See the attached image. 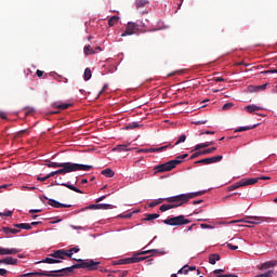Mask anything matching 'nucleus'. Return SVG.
Masks as SVG:
<instances>
[{
    "label": "nucleus",
    "instance_id": "f257e3e1",
    "mask_svg": "<svg viewBox=\"0 0 277 277\" xmlns=\"http://www.w3.org/2000/svg\"><path fill=\"white\" fill-rule=\"evenodd\" d=\"M77 261L78 264H74L69 267L61 268L57 271H40L35 273L24 274L23 276H47V277H64L70 276L75 269H88V272H96L101 262H94V260H82V259H72Z\"/></svg>",
    "mask_w": 277,
    "mask_h": 277
},
{
    "label": "nucleus",
    "instance_id": "f03ea898",
    "mask_svg": "<svg viewBox=\"0 0 277 277\" xmlns=\"http://www.w3.org/2000/svg\"><path fill=\"white\" fill-rule=\"evenodd\" d=\"M207 190H200L195 193L182 194L169 198H164V202H170L168 205L163 203L160 206V211L163 213L166 211H170V209H176L179 207H183V205H187L188 201L194 200V198H198V196H205Z\"/></svg>",
    "mask_w": 277,
    "mask_h": 277
},
{
    "label": "nucleus",
    "instance_id": "7ed1b4c3",
    "mask_svg": "<svg viewBox=\"0 0 277 277\" xmlns=\"http://www.w3.org/2000/svg\"><path fill=\"white\" fill-rule=\"evenodd\" d=\"M187 157H189L188 154L177 156L174 160H170L155 167V170L156 172H170L171 170H174V168H176L179 164L183 163V159H187Z\"/></svg>",
    "mask_w": 277,
    "mask_h": 277
},
{
    "label": "nucleus",
    "instance_id": "20e7f679",
    "mask_svg": "<svg viewBox=\"0 0 277 277\" xmlns=\"http://www.w3.org/2000/svg\"><path fill=\"white\" fill-rule=\"evenodd\" d=\"M150 252H157V250H146L134 254L132 258H126L118 261L117 265H131V263H140L146 261V256L143 254H150Z\"/></svg>",
    "mask_w": 277,
    "mask_h": 277
},
{
    "label": "nucleus",
    "instance_id": "39448f33",
    "mask_svg": "<svg viewBox=\"0 0 277 277\" xmlns=\"http://www.w3.org/2000/svg\"><path fill=\"white\" fill-rule=\"evenodd\" d=\"M162 222L163 224H167V226H185V224H192V221L185 219V215L183 214L166 219Z\"/></svg>",
    "mask_w": 277,
    "mask_h": 277
},
{
    "label": "nucleus",
    "instance_id": "423d86ee",
    "mask_svg": "<svg viewBox=\"0 0 277 277\" xmlns=\"http://www.w3.org/2000/svg\"><path fill=\"white\" fill-rule=\"evenodd\" d=\"M274 219L272 217H266V216H248V220H243L246 224H263V222H272Z\"/></svg>",
    "mask_w": 277,
    "mask_h": 277
},
{
    "label": "nucleus",
    "instance_id": "0eeeda50",
    "mask_svg": "<svg viewBox=\"0 0 277 277\" xmlns=\"http://www.w3.org/2000/svg\"><path fill=\"white\" fill-rule=\"evenodd\" d=\"M224 159V156L219 155L211 158H203L201 160L196 161L195 163H203L205 166H209L211 163H220Z\"/></svg>",
    "mask_w": 277,
    "mask_h": 277
},
{
    "label": "nucleus",
    "instance_id": "6e6552de",
    "mask_svg": "<svg viewBox=\"0 0 277 277\" xmlns=\"http://www.w3.org/2000/svg\"><path fill=\"white\" fill-rule=\"evenodd\" d=\"M137 31V23L129 22L127 24L126 30L123 34H121V37L124 38V36H133Z\"/></svg>",
    "mask_w": 277,
    "mask_h": 277
},
{
    "label": "nucleus",
    "instance_id": "1a4fd4ad",
    "mask_svg": "<svg viewBox=\"0 0 277 277\" xmlns=\"http://www.w3.org/2000/svg\"><path fill=\"white\" fill-rule=\"evenodd\" d=\"M50 256H52V259H61L62 261H64L66 256H68V253H67V250L60 249V250L53 251V253H51Z\"/></svg>",
    "mask_w": 277,
    "mask_h": 277
},
{
    "label": "nucleus",
    "instance_id": "9d476101",
    "mask_svg": "<svg viewBox=\"0 0 277 277\" xmlns=\"http://www.w3.org/2000/svg\"><path fill=\"white\" fill-rule=\"evenodd\" d=\"M48 203L50 207H54V209H68L70 208V205L61 203L60 201H56L55 199H49Z\"/></svg>",
    "mask_w": 277,
    "mask_h": 277
},
{
    "label": "nucleus",
    "instance_id": "9b49d317",
    "mask_svg": "<svg viewBox=\"0 0 277 277\" xmlns=\"http://www.w3.org/2000/svg\"><path fill=\"white\" fill-rule=\"evenodd\" d=\"M61 168H65V173L66 174H68L69 172H77V163L62 162Z\"/></svg>",
    "mask_w": 277,
    "mask_h": 277
},
{
    "label": "nucleus",
    "instance_id": "f8f14e48",
    "mask_svg": "<svg viewBox=\"0 0 277 277\" xmlns=\"http://www.w3.org/2000/svg\"><path fill=\"white\" fill-rule=\"evenodd\" d=\"M21 252V249L12 248V249H5L0 247V255H12V254H18Z\"/></svg>",
    "mask_w": 277,
    "mask_h": 277
},
{
    "label": "nucleus",
    "instance_id": "ddd939ff",
    "mask_svg": "<svg viewBox=\"0 0 277 277\" xmlns=\"http://www.w3.org/2000/svg\"><path fill=\"white\" fill-rule=\"evenodd\" d=\"M18 260L12 258V256H6L0 260V265H17Z\"/></svg>",
    "mask_w": 277,
    "mask_h": 277
},
{
    "label": "nucleus",
    "instance_id": "4468645a",
    "mask_svg": "<svg viewBox=\"0 0 277 277\" xmlns=\"http://www.w3.org/2000/svg\"><path fill=\"white\" fill-rule=\"evenodd\" d=\"M276 266H277V261L272 260V261L262 263L261 266L259 267V269H269V268L276 267Z\"/></svg>",
    "mask_w": 277,
    "mask_h": 277
},
{
    "label": "nucleus",
    "instance_id": "2eb2a0df",
    "mask_svg": "<svg viewBox=\"0 0 277 277\" xmlns=\"http://www.w3.org/2000/svg\"><path fill=\"white\" fill-rule=\"evenodd\" d=\"M1 232L4 233V235H18V233H21V229L12 227H2Z\"/></svg>",
    "mask_w": 277,
    "mask_h": 277
},
{
    "label": "nucleus",
    "instance_id": "dca6fc26",
    "mask_svg": "<svg viewBox=\"0 0 277 277\" xmlns=\"http://www.w3.org/2000/svg\"><path fill=\"white\" fill-rule=\"evenodd\" d=\"M261 109H263V107L256 106L254 104L245 107V111H248V114H254V111H261Z\"/></svg>",
    "mask_w": 277,
    "mask_h": 277
},
{
    "label": "nucleus",
    "instance_id": "f3484780",
    "mask_svg": "<svg viewBox=\"0 0 277 277\" xmlns=\"http://www.w3.org/2000/svg\"><path fill=\"white\" fill-rule=\"evenodd\" d=\"M242 187H246L248 185H256L259 183V177H251L248 180H241Z\"/></svg>",
    "mask_w": 277,
    "mask_h": 277
},
{
    "label": "nucleus",
    "instance_id": "a211bd4d",
    "mask_svg": "<svg viewBox=\"0 0 277 277\" xmlns=\"http://www.w3.org/2000/svg\"><path fill=\"white\" fill-rule=\"evenodd\" d=\"M52 107L54 109H61V110H64V109H68V107H72V104H68V103H54L52 105Z\"/></svg>",
    "mask_w": 277,
    "mask_h": 277
},
{
    "label": "nucleus",
    "instance_id": "6ab92c4d",
    "mask_svg": "<svg viewBox=\"0 0 277 277\" xmlns=\"http://www.w3.org/2000/svg\"><path fill=\"white\" fill-rule=\"evenodd\" d=\"M129 146H131V144H122V145H117L114 150H117L118 153H127L129 150H131V148H129Z\"/></svg>",
    "mask_w": 277,
    "mask_h": 277
},
{
    "label": "nucleus",
    "instance_id": "aec40b11",
    "mask_svg": "<svg viewBox=\"0 0 277 277\" xmlns=\"http://www.w3.org/2000/svg\"><path fill=\"white\" fill-rule=\"evenodd\" d=\"M222 258L217 253H211L209 255V263L210 265H215L216 261H220Z\"/></svg>",
    "mask_w": 277,
    "mask_h": 277
},
{
    "label": "nucleus",
    "instance_id": "412c9836",
    "mask_svg": "<svg viewBox=\"0 0 277 277\" xmlns=\"http://www.w3.org/2000/svg\"><path fill=\"white\" fill-rule=\"evenodd\" d=\"M80 251H81V249L79 248V246L68 249L67 250V259H74L72 255L77 254V252H80Z\"/></svg>",
    "mask_w": 277,
    "mask_h": 277
},
{
    "label": "nucleus",
    "instance_id": "4be33fe9",
    "mask_svg": "<svg viewBox=\"0 0 277 277\" xmlns=\"http://www.w3.org/2000/svg\"><path fill=\"white\" fill-rule=\"evenodd\" d=\"M258 124L254 126H247V127H239L235 130V133H241L242 131H252V129H256Z\"/></svg>",
    "mask_w": 277,
    "mask_h": 277
},
{
    "label": "nucleus",
    "instance_id": "5701e85b",
    "mask_svg": "<svg viewBox=\"0 0 277 277\" xmlns=\"http://www.w3.org/2000/svg\"><path fill=\"white\" fill-rule=\"evenodd\" d=\"M215 142H206V143H200L195 146V150H200V148H209V146H213Z\"/></svg>",
    "mask_w": 277,
    "mask_h": 277
},
{
    "label": "nucleus",
    "instance_id": "b1692460",
    "mask_svg": "<svg viewBox=\"0 0 277 277\" xmlns=\"http://www.w3.org/2000/svg\"><path fill=\"white\" fill-rule=\"evenodd\" d=\"M14 228H22L23 230H31V225L29 223L14 224Z\"/></svg>",
    "mask_w": 277,
    "mask_h": 277
},
{
    "label": "nucleus",
    "instance_id": "393cba45",
    "mask_svg": "<svg viewBox=\"0 0 277 277\" xmlns=\"http://www.w3.org/2000/svg\"><path fill=\"white\" fill-rule=\"evenodd\" d=\"M76 168H77V172H78V170H81L83 172H88V171L92 170L93 167L90 166V164H79V163H76Z\"/></svg>",
    "mask_w": 277,
    "mask_h": 277
},
{
    "label": "nucleus",
    "instance_id": "a878e982",
    "mask_svg": "<svg viewBox=\"0 0 277 277\" xmlns=\"http://www.w3.org/2000/svg\"><path fill=\"white\" fill-rule=\"evenodd\" d=\"M103 176H106L107 179H114V175L116 174V172H114V170L111 169H105L102 171Z\"/></svg>",
    "mask_w": 277,
    "mask_h": 277
},
{
    "label": "nucleus",
    "instance_id": "bb28decb",
    "mask_svg": "<svg viewBox=\"0 0 277 277\" xmlns=\"http://www.w3.org/2000/svg\"><path fill=\"white\" fill-rule=\"evenodd\" d=\"M239 187H243V184L241 182V180L230 186L227 187L228 192H235V189H239Z\"/></svg>",
    "mask_w": 277,
    "mask_h": 277
},
{
    "label": "nucleus",
    "instance_id": "cd10ccee",
    "mask_svg": "<svg viewBox=\"0 0 277 277\" xmlns=\"http://www.w3.org/2000/svg\"><path fill=\"white\" fill-rule=\"evenodd\" d=\"M63 187H67V189H71V192H76V194H83V192L79 188H77L75 185L72 184H62Z\"/></svg>",
    "mask_w": 277,
    "mask_h": 277
},
{
    "label": "nucleus",
    "instance_id": "c85d7f7f",
    "mask_svg": "<svg viewBox=\"0 0 277 277\" xmlns=\"http://www.w3.org/2000/svg\"><path fill=\"white\" fill-rule=\"evenodd\" d=\"M41 263H48L49 265H53L55 263H62V261L53 258H45L41 261Z\"/></svg>",
    "mask_w": 277,
    "mask_h": 277
},
{
    "label": "nucleus",
    "instance_id": "c756f323",
    "mask_svg": "<svg viewBox=\"0 0 277 277\" xmlns=\"http://www.w3.org/2000/svg\"><path fill=\"white\" fill-rule=\"evenodd\" d=\"M119 21H120L119 16H116V15L111 16L108 19V27H114V25H116Z\"/></svg>",
    "mask_w": 277,
    "mask_h": 277
},
{
    "label": "nucleus",
    "instance_id": "7c9ffc66",
    "mask_svg": "<svg viewBox=\"0 0 277 277\" xmlns=\"http://www.w3.org/2000/svg\"><path fill=\"white\" fill-rule=\"evenodd\" d=\"M83 79L84 81H90V79H92V69L88 67L84 69Z\"/></svg>",
    "mask_w": 277,
    "mask_h": 277
},
{
    "label": "nucleus",
    "instance_id": "2f4dec72",
    "mask_svg": "<svg viewBox=\"0 0 277 277\" xmlns=\"http://www.w3.org/2000/svg\"><path fill=\"white\" fill-rule=\"evenodd\" d=\"M168 148H172V144H169V145H166V146H162V147H158V148H150V151H154V153H161Z\"/></svg>",
    "mask_w": 277,
    "mask_h": 277
},
{
    "label": "nucleus",
    "instance_id": "473e14b6",
    "mask_svg": "<svg viewBox=\"0 0 277 277\" xmlns=\"http://www.w3.org/2000/svg\"><path fill=\"white\" fill-rule=\"evenodd\" d=\"M135 5L137 9L146 8V5H148V1L147 0H136Z\"/></svg>",
    "mask_w": 277,
    "mask_h": 277
},
{
    "label": "nucleus",
    "instance_id": "72a5a7b5",
    "mask_svg": "<svg viewBox=\"0 0 277 277\" xmlns=\"http://www.w3.org/2000/svg\"><path fill=\"white\" fill-rule=\"evenodd\" d=\"M164 200H166V198H159V199H157L155 201H151L149 203L150 209L157 207V205H161L162 202H164Z\"/></svg>",
    "mask_w": 277,
    "mask_h": 277
},
{
    "label": "nucleus",
    "instance_id": "f704fd0d",
    "mask_svg": "<svg viewBox=\"0 0 277 277\" xmlns=\"http://www.w3.org/2000/svg\"><path fill=\"white\" fill-rule=\"evenodd\" d=\"M140 124L137 122H132V123H128L126 126V130L129 131V130H133V129H140Z\"/></svg>",
    "mask_w": 277,
    "mask_h": 277
},
{
    "label": "nucleus",
    "instance_id": "c9c22d12",
    "mask_svg": "<svg viewBox=\"0 0 277 277\" xmlns=\"http://www.w3.org/2000/svg\"><path fill=\"white\" fill-rule=\"evenodd\" d=\"M159 217V214L154 213V214H145V220L146 222H150L153 220H157Z\"/></svg>",
    "mask_w": 277,
    "mask_h": 277
},
{
    "label": "nucleus",
    "instance_id": "e433bc0d",
    "mask_svg": "<svg viewBox=\"0 0 277 277\" xmlns=\"http://www.w3.org/2000/svg\"><path fill=\"white\" fill-rule=\"evenodd\" d=\"M98 209L107 210V209H115V207L109 203H98Z\"/></svg>",
    "mask_w": 277,
    "mask_h": 277
},
{
    "label": "nucleus",
    "instance_id": "4c0bfd02",
    "mask_svg": "<svg viewBox=\"0 0 277 277\" xmlns=\"http://www.w3.org/2000/svg\"><path fill=\"white\" fill-rule=\"evenodd\" d=\"M84 55H94V50H92L91 45L84 47Z\"/></svg>",
    "mask_w": 277,
    "mask_h": 277
},
{
    "label": "nucleus",
    "instance_id": "58836bf2",
    "mask_svg": "<svg viewBox=\"0 0 277 277\" xmlns=\"http://www.w3.org/2000/svg\"><path fill=\"white\" fill-rule=\"evenodd\" d=\"M215 150H217V147H211V148L202 150L201 154L202 155H211V153H215Z\"/></svg>",
    "mask_w": 277,
    "mask_h": 277
},
{
    "label": "nucleus",
    "instance_id": "ea45409f",
    "mask_svg": "<svg viewBox=\"0 0 277 277\" xmlns=\"http://www.w3.org/2000/svg\"><path fill=\"white\" fill-rule=\"evenodd\" d=\"M187 140V136L185 134H182L179 136V140L175 142V146H179V144H183Z\"/></svg>",
    "mask_w": 277,
    "mask_h": 277
},
{
    "label": "nucleus",
    "instance_id": "a19ab883",
    "mask_svg": "<svg viewBox=\"0 0 277 277\" xmlns=\"http://www.w3.org/2000/svg\"><path fill=\"white\" fill-rule=\"evenodd\" d=\"M47 166H48V168H62V162H51V161H49V163Z\"/></svg>",
    "mask_w": 277,
    "mask_h": 277
},
{
    "label": "nucleus",
    "instance_id": "79ce46f5",
    "mask_svg": "<svg viewBox=\"0 0 277 277\" xmlns=\"http://www.w3.org/2000/svg\"><path fill=\"white\" fill-rule=\"evenodd\" d=\"M177 274H185V275L189 274V265H185L184 267H182V268L177 272Z\"/></svg>",
    "mask_w": 277,
    "mask_h": 277
},
{
    "label": "nucleus",
    "instance_id": "37998d69",
    "mask_svg": "<svg viewBox=\"0 0 277 277\" xmlns=\"http://www.w3.org/2000/svg\"><path fill=\"white\" fill-rule=\"evenodd\" d=\"M0 216L1 217H12V211L8 210L5 211L4 213L3 212H0Z\"/></svg>",
    "mask_w": 277,
    "mask_h": 277
},
{
    "label": "nucleus",
    "instance_id": "c03bdc74",
    "mask_svg": "<svg viewBox=\"0 0 277 277\" xmlns=\"http://www.w3.org/2000/svg\"><path fill=\"white\" fill-rule=\"evenodd\" d=\"M107 90H109V84H104L97 96H101V94H103V92H107Z\"/></svg>",
    "mask_w": 277,
    "mask_h": 277
},
{
    "label": "nucleus",
    "instance_id": "a18cd8bd",
    "mask_svg": "<svg viewBox=\"0 0 277 277\" xmlns=\"http://www.w3.org/2000/svg\"><path fill=\"white\" fill-rule=\"evenodd\" d=\"M213 274H214L216 277L222 276L221 274H224V269H222V268L215 269V271H213Z\"/></svg>",
    "mask_w": 277,
    "mask_h": 277
},
{
    "label": "nucleus",
    "instance_id": "49530a36",
    "mask_svg": "<svg viewBox=\"0 0 277 277\" xmlns=\"http://www.w3.org/2000/svg\"><path fill=\"white\" fill-rule=\"evenodd\" d=\"M202 155V151H196L195 154H193L192 156H190V160H193V159H196V158H198V157H200Z\"/></svg>",
    "mask_w": 277,
    "mask_h": 277
},
{
    "label": "nucleus",
    "instance_id": "de8ad7c7",
    "mask_svg": "<svg viewBox=\"0 0 277 277\" xmlns=\"http://www.w3.org/2000/svg\"><path fill=\"white\" fill-rule=\"evenodd\" d=\"M227 248H229V250H239V247L235 246V245H230V243H226Z\"/></svg>",
    "mask_w": 277,
    "mask_h": 277
},
{
    "label": "nucleus",
    "instance_id": "09e8293b",
    "mask_svg": "<svg viewBox=\"0 0 277 277\" xmlns=\"http://www.w3.org/2000/svg\"><path fill=\"white\" fill-rule=\"evenodd\" d=\"M230 107H233V103H226L223 105L222 109L226 110V109H230Z\"/></svg>",
    "mask_w": 277,
    "mask_h": 277
},
{
    "label": "nucleus",
    "instance_id": "8fccbe9b",
    "mask_svg": "<svg viewBox=\"0 0 277 277\" xmlns=\"http://www.w3.org/2000/svg\"><path fill=\"white\" fill-rule=\"evenodd\" d=\"M8 269H5V268H0V276H8Z\"/></svg>",
    "mask_w": 277,
    "mask_h": 277
},
{
    "label": "nucleus",
    "instance_id": "3c124183",
    "mask_svg": "<svg viewBox=\"0 0 277 277\" xmlns=\"http://www.w3.org/2000/svg\"><path fill=\"white\" fill-rule=\"evenodd\" d=\"M25 133H27V130H22V131L17 132L15 137H22L23 135H25Z\"/></svg>",
    "mask_w": 277,
    "mask_h": 277
},
{
    "label": "nucleus",
    "instance_id": "603ef678",
    "mask_svg": "<svg viewBox=\"0 0 277 277\" xmlns=\"http://www.w3.org/2000/svg\"><path fill=\"white\" fill-rule=\"evenodd\" d=\"M200 135H215L214 131H206V132H201Z\"/></svg>",
    "mask_w": 277,
    "mask_h": 277
},
{
    "label": "nucleus",
    "instance_id": "864d4df0",
    "mask_svg": "<svg viewBox=\"0 0 277 277\" xmlns=\"http://www.w3.org/2000/svg\"><path fill=\"white\" fill-rule=\"evenodd\" d=\"M56 174H66V169L62 168L55 171Z\"/></svg>",
    "mask_w": 277,
    "mask_h": 277
},
{
    "label": "nucleus",
    "instance_id": "5fc2aeb1",
    "mask_svg": "<svg viewBox=\"0 0 277 277\" xmlns=\"http://www.w3.org/2000/svg\"><path fill=\"white\" fill-rule=\"evenodd\" d=\"M276 72H277V69H269V70L263 71L264 75L276 74Z\"/></svg>",
    "mask_w": 277,
    "mask_h": 277
},
{
    "label": "nucleus",
    "instance_id": "6e6d98bb",
    "mask_svg": "<svg viewBox=\"0 0 277 277\" xmlns=\"http://www.w3.org/2000/svg\"><path fill=\"white\" fill-rule=\"evenodd\" d=\"M258 179H259V181H272V177L265 176V175L260 176V177H258Z\"/></svg>",
    "mask_w": 277,
    "mask_h": 277
},
{
    "label": "nucleus",
    "instance_id": "4d7b16f0",
    "mask_svg": "<svg viewBox=\"0 0 277 277\" xmlns=\"http://www.w3.org/2000/svg\"><path fill=\"white\" fill-rule=\"evenodd\" d=\"M105 198H107V195H103L101 197H98L95 202H103V200H105Z\"/></svg>",
    "mask_w": 277,
    "mask_h": 277
},
{
    "label": "nucleus",
    "instance_id": "13d9d810",
    "mask_svg": "<svg viewBox=\"0 0 277 277\" xmlns=\"http://www.w3.org/2000/svg\"><path fill=\"white\" fill-rule=\"evenodd\" d=\"M0 118H2V120H8V115L3 111H0Z\"/></svg>",
    "mask_w": 277,
    "mask_h": 277
},
{
    "label": "nucleus",
    "instance_id": "bf43d9fd",
    "mask_svg": "<svg viewBox=\"0 0 277 277\" xmlns=\"http://www.w3.org/2000/svg\"><path fill=\"white\" fill-rule=\"evenodd\" d=\"M85 209H93V210H96V209H98V203H97V205H90V206L87 207Z\"/></svg>",
    "mask_w": 277,
    "mask_h": 277
},
{
    "label": "nucleus",
    "instance_id": "052dcab7",
    "mask_svg": "<svg viewBox=\"0 0 277 277\" xmlns=\"http://www.w3.org/2000/svg\"><path fill=\"white\" fill-rule=\"evenodd\" d=\"M37 180H39L41 183H44V181H49V177H47V175L44 177L38 176Z\"/></svg>",
    "mask_w": 277,
    "mask_h": 277
},
{
    "label": "nucleus",
    "instance_id": "680f3d73",
    "mask_svg": "<svg viewBox=\"0 0 277 277\" xmlns=\"http://www.w3.org/2000/svg\"><path fill=\"white\" fill-rule=\"evenodd\" d=\"M36 75H37V77H42L44 75V71L37 69Z\"/></svg>",
    "mask_w": 277,
    "mask_h": 277
},
{
    "label": "nucleus",
    "instance_id": "e2e57ef3",
    "mask_svg": "<svg viewBox=\"0 0 277 277\" xmlns=\"http://www.w3.org/2000/svg\"><path fill=\"white\" fill-rule=\"evenodd\" d=\"M12 184H3L0 186V189H8V187H11Z\"/></svg>",
    "mask_w": 277,
    "mask_h": 277
},
{
    "label": "nucleus",
    "instance_id": "0e129e2a",
    "mask_svg": "<svg viewBox=\"0 0 277 277\" xmlns=\"http://www.w3.org/2000/svg\"><path fill=\"white\" fill-rule=\"evenodd\" d=\"M194 227H196V224H193V225L188 226L187 229L184 230V233H187V232H189V230H193Z\"/></svg>",
    "mask_w": 277,
    "mask_h": 277
},
{
    "label": "nucleus",
    "instance_id": "69168bd1",
    "mask_svg": "<svg viewBox=\"0 0 277 277\" xmlns=\"http://www.w3.org/2000/svg\"><path fill=\"white\" fill-rule=\"evenodd\" d=\"M42 210L39 209H35V210H29V213H41Z\"/></svg>",
    "mask_w": 277,
    "mask_h": 277
},
{
    "label": "nucleus",
    "instance_id": "338daca9",
    "mask_svg": "<svg viewBox=\"0 0 277 277\" xmlns=\"http://www.w3.org/2000/svg\"><path fill=\"white\" fill-rule=\"evenodd\" d=\"M55 174H57L55 171L54 172H51L47 175V179H51V176H55Z\"/></svg>",
    "mask_w": 277,
    "mask_h": 277
},
{
    "label": "nucleus",
    "instance_id": "774afa93",
    "mask_svg": "<svg viewBox=\"0 0 277 277\" xmlns=\"http://www.w3.org/2000/svg\"><path fill=\"white\" fill-rule=\"evenodd\" d=\"M214 81H216V82H222V81H225V80H224V78H222V77H217V78L214 79Z\"/></svg>",
    "mask_w": 277,
    "mask_h": 277
}]
</instances>
